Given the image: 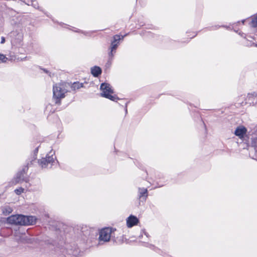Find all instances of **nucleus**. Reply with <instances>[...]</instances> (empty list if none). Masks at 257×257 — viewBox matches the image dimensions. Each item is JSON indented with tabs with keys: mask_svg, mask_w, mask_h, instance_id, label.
Segmentation results:
<instances>
[{
	"mask_svg": "<svg viewBox=\"0 0 257 257\" xmlns=\"http://www.w3.org/2000/svg\"><path fill=\"white\" fill-rule=\"evenodd\" d=\"M9 223L15 225H29L36 223V218L33 216L13 215L7 218Z\"/></svg>",
	"mask_w": 257,
	"mask_h": 257,
	"instance_id": "1",
	"label": "nucleus"
},
{
	"mask_svg": "<svg viewBox=\"0 0 257 257\" xmlns=\"http://www.w3.org/2000/svg\"><path fill=\"white\" fill-rule=\"evenodd\" d=\"M68 92L65 86L62 83H56L53 85V98L56 104H60L61 100L65 97V94Z\"/></svg>",
	"mask_w": 257,
	"mask_h": 257,
	"instance_id": "2",
	"label": "nucleus"
},
{
	"mask_svg": "<svg viewBox=\"0 0 257 257\" xmlns=\"http://www.w3.org/2000/svg\"><path fill=\"white\" fill-rule=\"evenodd\" d=\"M100 88L102 91L101 93V96L108 98L113 101H116L117 100L119 99L118 97L116 95H112L114 92L109 84L103 83L101 84Z\"/></svg>",
	"mask_w": 257,
	"mask_h": 257,
	"instance_id": "3",
	"label": "nucleus"
},
{
	"mask_svg": "<svg viewBox=\"0 0 257 257\" xmlns=\"http://www.w3.org/2000/svg\"><path fill=\"white\" fill-rule=\"evenodd\" d=\"M115 229L111 227H106L102 229L99 232V242H108L110 238L113 237V234Z\"/></svg>",
	"mask_w": 257,
	"mask_h": 257,
	"instance_id": "4",
	"label": "nucleus"
},
{
	"mask_svg": "<svg viewBox=\"0 0 257 257\" xmlns=\"http://www.w3.org/2000/svg\"><path fill=\"white\" fill-rule=\"evenodd\" d=\"M54 154V152L52 153V152L51 151L49 154L46 156V158H43L38 160V163L42 168L48 167L49 165H50V166L53 165V163H54V161L56 159V157H53Z\"/></svg>",
	"mask_w": 257,
	"mask_h": 257,
	"instance_id": "5",
	"label": "nucleus"
},
{
	"mask_svg": "<svg viewBox=\"0 0 257 257\" xmlns=\"http://www.w3.org/2000/svg\"><path fill=\"white\" fill-rule=\"evenodd\" d=\"M28 169V166H25V167L22 169V170L19 172H18L16 175L14 179L15 183H20L23 181L27 182L29 180L28 178L25 177V174L26 172L27 171Z\"/></svg>",
	"mask_w": 257,
	"mask_h": 257,
	"instance_id": "6",
	"label": "nucleus"
},
{
	"mask_svg": "<svg viewBox=\"0 0 257 257\" xmlns=\"http://www.w3.org/2000/svg\"><path fill=\"white\" fill-rule=\"evenodd\" d=\"M78 252V249L76 248L73 249L72 248L67 247L66 248L63 249L62 251V254L60 255V257H77Z\"/></svg>",
	"mask_w": 257,
	"mask_h": 257,
	"instance_id": "7",
	"label": "nucleus"
},
{
	"mask_svg": "<svg viewBox=\"0 0 257 257\" xmlns=\"http://www.w3.org/2000/svg\"><path fill=\"white\" fill-rule=\"evenodd\" d=\"M126 35H125L124 36H121V39H123V38L126 36ZM113 41L111 42V46H110V49H112V51H114L116 49L118 44H119V41L121 39L120 36L118 35H115L113 37Z\"/></svg>",
	"mask_w": 257,
	"mask_h": 257,
	"instance_id": "8",
	"label": "nucleus"
},
{
	"mask_svg": "<svg viewBox=\"0 0 257 257\" xmlns=\"http://www.w3.org/2000/svg\"><path fill=\"white\" fill-rule=\"evenodd\" d=\"M138 218L133 215H130L126 219V224L128 227H132L138 224Z\"/></svg>",
	"mask_w": 257,
	"mask_h": 257,
	"instance_id": "9",
	"label": "nucleus"
},
{
	"mask_svg": "<svg viewBox=\"0 0 257 257\" xmlns=\"http://www.w3.org/2000/svg\"><path fill=\"white\" fill-rule=\"evenodd\" d=\"M246 131V128L245 127L239 126L236 128L234 134L239 138H242Z\"/></svg>",
	"mask_w": 257,
	"mask_h": 257,
	"instance_id": "10",
	"label": "nucleus"
},
{
	"mask_svg": "<svg viewBox=\"0 0 257 257\" xmlns=\"http://www.w3.org/2000/svg\"><path fill=\"white\" fill-rule=\"evenodd\" d=\"M148 196V190L144 188H139V197L140 198H143L145 200Z\"/></svg>",
	"mask_w": 257,
	"mask_h": 257,
	"instance_id": "11",
	"label": "nucleus"
},
{
	"mask_svg": "<svg viewBox=\"0 0 257 257\" xmlns=\"http://www.w3.org/2000/svg\"><path fill=\"white\" fill-rule=\"evenodd\" d=\"M102 72L101 68L98 66H94L91 68V73L95 77H98Z\"/></svg>",
	"mask_w": 257,
	"mask_h": 257,
	"instance_id": "12",
	"label": "nucleus"
},
{
	"mask_svg": "<svg viewBox=\"0 0 257 257\" xmlns=\"http://www.w3.org/2000/svg\"><path fill=\"white\" fill-rule=\"evenodd\" d=\"M83 87V84L79 82H74L71 85V88L75 90Z\"/></svg>",
	"mask_w": 257,
	"mask_h": 257,
	"instance_id": "13",
	"label": "nucleus"
},
{
	"mask_svg": "<svg viewBox=\"0 0 257 257\" xmlns=\"http://www.w3.org/2000/svg\"><path fill=\"white\" fill-rule=\"evenodd\" d=\"M2 211L5 215H8L13 211V209L10 206H7L2 208Z\"/></svg>",
	"mask_w": 257,
	"mask_h": 257,
	"instance_id": "14",
	"label": "nucleus"
},
{
	"mask_svg": "<svg viewBox=\"0 0 257 257\" xmlns=\"http://www.w3.org/2000/svg\"><path fill=\"white\" fill-rule=\"evenodd\" d=\"M36 1L35 0H24V2L28 5H31L33 6L34 8H37L38 7V4L37 3H35Z\"/></svg>",
	"mask_w": 257,
	"mask_h": 257,
	"instance_id": "15",
	"label": "nucleus"
},
{
	"mask_svg": "<svg viewBox=\"0 0 257 257\" xmlns=\"http://www.w3.org/2000/svg\"><path fill=\"white\" fill-rule=\"evenodd\" d=\"M89 230L87 229V227L85 226L84 227H82L80 234L81 235L87 236L89 234Z\"/></svg>",
	"mask_w": 257,
	"mask_h": 257,
	"instance_id": "16",
	"label": "nucleus"
},
{
	"mask_svg": "<svg viewBox=\"0 0 257 257\" xmlns=\"http://www.w3.org/2000/svg\"><path fill=\"white\" fill-rule=\"evenodd\" d=\"M24 189V188H22V187H20L18 189H16L15 190V192L17 194V195H20L23 192Z\"/></svg>",
	"mask_w": 257,
	"mask_h": 257,
	"instance_id": "17",
	"label": "nucleus"
},
{
	"mask_svg": "<svg viewBox=\"0 0 257 257\" xmlns=\"http://www.w3.org/2000/svg\"><path fill=\"white\" fill-rule=\"evenodd\" d=\"M252 26L254 27H257V16L252 19Z\"/></svg>",
	"mask_w": 257,
	"mask_h": 257,
	"instance_id": "18",
	"label": "nucleus"
},
{
	"mask_svg": "<svg viewBox=\"0 0 257 257\" xmlns=\"http://www.w3.org/2000/svg\"><path fill=\"white\" fill-rule=\"evenodd\" d=\"M7 60V58L4 55L0 54V63L5 62Z\"/></svg>",
	"mask_w": 257,
	"mask_h": 257,
	"instance_id": "19",
	"label": "nucleus"
},
{
	"mask_svg": "<svg viewBox=\"0 0 257 257\" xmlns=\"http://www.w3.org/2000/svg\"><path fill=\"white\" fill-rule=\"evenodd\" d=\"M253 96H255V97L257 96V92H254L251 93H248V97L249 98H250V97H253Z\"/></svg>",
	"mask_w": 257,
	"mask_h": 257,
	"instance_id": "20",
	"label": "nucleus"
},
{
	"mask_svg": "<svg viewBox=\"0 0 257 257\" xmlns=\"http://www.w3.org/2000/svg\"><path fill=\"white\" fill-rule=\"evenodd\" d=\"M43 71H44L45 72H46V73L49 74V75L50 77H51V76H51V73L50 72H49L47 70H46V69H43Z\"/></svg>",
	"mask_w": 257,
	"mask_h": 257,
	"instance_id": "21",
	"label": "nucleus"
},
{
	"mask_svg": "<svg viewBox=\"0 0 257 257\" xmlns=\"http://www.w3.org/2000/svg\"><path fill=\"white\" fill-rule=\"evenodd\" d=\"M109 56L111 57L113 56V51H112V49H111L110 52L109 53Z\"/></svg>",
	"mask_w": 257,
	"mask_h": 257,
	"instance_id": "22",
	"label": "nucleus"
},
{
	"mask_svg": "<svg viewBox=\"0 0 257 257\" xmlns=\"http://www.w3.org/2000/svg\"><path fill=\"white\" fill-rule=\"evenodd\" d=\"M5 39L4 37H2V38H1V43L2 44H3V43H5Z\"/></svg>",
	"mask_w": 257,
	"mask_h": 257,
	"instance_id": "23",
	"label": "nucleus"
},
{
	"mask_svg": "<svg viewBox=\"0 0 257 257\" xmlns=\"http://www.w3.org/2000/svg\"><path fill=\"white\" fill-rule=\"evenodd\" d=\"M145 235H146V236H148V233H147L145 232Z\"/></svg>",
	"mask_w": 257,
	"mask_h": 257,
	"instance_id": "24",
	"label": "nucleus"
},
{
	"mask_svg": "<svg viewBox=\"0 0 257 257\" xmlns=\"http://www.w3.org/2000/svg\"><path fill=\"white\" fill-rule=\"evenodd\" d=\"M242 23H244V20H243V21H242Z\"/></svg>",
	"mask_w": 257,
	"mask_h": 257,
	"instance_id": "25",
	"label": "nucleus"
},
{
	"mask_svg": "<svg viewBox=\"0 0 257 257\" xmlns=\"http://www.w3.org/2000/svg\"><path fill=\"white\" fill-rule=\"evenodd\" d=\"M255 46L257 47V44H255Z\"/></svg>",
	"mask_w": 257,
	"mask_h": 257,
	"instance_id": "26",
	"label": "nucleus"
}]
</instances>
